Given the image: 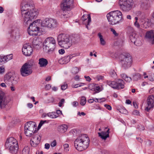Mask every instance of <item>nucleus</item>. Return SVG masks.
<instances>
[{
	"label": "nucleus",
	"mask_w": 154,
	"mask_h": 154,
	"mask_svg": "<svg viewBox=\"0 0 154 154\" xmlns=\"http://www.w3.org/2000/svg\"><path fill=\"white\" fill-rule=\"evenodd\" d=\"M32 65L28 63L23 64L20 70L21 75L26 76L31 74L32 72Z\"/></svg>",
	"instance_id": "nucleus-12"
},
{
	"label": "nucleus",
	"mask_w": 154,
	"mask_h": 154,
	"mask_svg": "<svg viewBox=\"0 0 154 154\" xmlns=\"http://www.w3.org/2000/svg\"><path fill=\"white\" fill-rule=\"evenodd\" d=\"M73 2V0H63L61 7L63 11L69 10Z\"/></svg>",
	"instance_id": "nucleus-14"
},
{
	"label": "nucleus",
	"mask_w": 154,
	"mask_h": 154,
	"mask_svg": "<svg viewBox=\"0 0 154 154\" xmlns=\"http://www.w3.org/2000/svg\"><path fill=\"white\" fill-rule=\"evenodd\" d=\"M32 44L33 46L34 47L38 45V42H37V41L36 40L35 41L34 40L32 42Z\"/></svg>",
	"instance_id": "nucleus-54"
},
{
	"label": "nucleus",
	"mask_w": 154,
	"mask_h": 154,
	"mask_svg": "<svg viewBox=\"0 0 154 154\" xmlns=\"http://www.w3.org/2000/svg\"><path fill=\"white\" fill-rule=\"evenodd\" d=\"M58 51L59 53L61 54H63L65 52V50L63 49H60Z\"/></svg>",
	"instance_id": "nucleus-55"
},
{
	"label": "nucleus",
	"mask_w": 154,
	"mask_h": 154,
	"mask_svg": "<svg viewBox=\"0 0 154 154\" xmlns=\"http://www.w3.org/2000/svg\"><path fill=\"white\" fill-rule=\"evenodd\" d=\"M25 134L27 136L30 137L32 134L34 133V131L29 130V129L26 130V128H24Z\"/></svg>",
	"instance_id": "nucleus-32"
},
{
	"label": "nucleus",
	"mask_w": 154,
	"mask_h": 154,
	"mask_svg": "<svg viewBox=\"0 0 154 154\" xmlns=\"http://www.w3.org/2000/svg\"><path fill=\"white\" fill-rule=\"evenodd\" d=\"M2 60H3L4 63L11 60L13 58L12 54L7 55L4 57L2 56Z\"/></svg>",
	"instance_id": "nucleus-30"
},
{
	"label": "nucleus",
	"mask_w": 154,
	"mask_h": 154,
	"mask_svg": "<svg viewBox=\"0 0 154 154\" xmlns=\"http://www.w3.org/2000/svg\"><path fill=\"white\" fill-rule=\"evenodd\" d=\"M57 39L59 45L65 49L68 48L72 45V40L68 35L63 34H59Z\"/></svg>",
	"instance_id": "nucleus-5"
},
{
	"label": "nucleus",
	"mask_w": 154,
	"mask_h": 154,
	"mask_svg": "<svg viewBox=\"0 0 154 154\" xmlns=\"http://www.w3.org/2000/svg\"><path fill=\"white\" fill-rule=\"evenodd\" d=\"M83 24L86 26V28L88 29V26L91 22V17L90 14H85L83 15L81 19Z\"/></svg>",
	"instance_id": "nucleus-17"
},
{
	"label": "nucleus",
	"mask_w": 154,
	"mask_h": 154,
	"mask_svg": "<svg viewBox=\"0 0 154 154\" xmlns=\"http://www.w3.org/2000/svg\"><path fill=\"white\" fill-rule=\"evenodd\" d=\"M57 143L56 140H54L51 143V147H53L55 146L56 145Z\"/></svg>",
	"instance_id": "nucleus-51"
},
{
	"label": "nucleus",
	"mask_w": 154,
	"mask_h": 154,
	"mask_svg": "<svg viewBox=\"0 0 154 154\" xmlns=\"http://www.w3.org/2000/svg\"><path fill=\"white\" fill-rule=\"evenodd\" d=\"M138 35L135 33H132L130 35V38L132 42H133L136 45H137L136 43L137 42V38Z\"/></svg>",
	"instance_id": "nucleus-27"
},
{
	"label": "nucleus",
	"mask_w": 154,
	"mask_h": 154,
	"mask_svg": "<svg viewBox=\"0 0 154 154\" xmlns=\"http://www.w3.org/2000/svg\"><path fill=\"white\" fill-rule=\"evenodd\" d=\"M146 37L151 42L152 44H154V30H151L147 32Z\"/></svg>",
	"instance_id": "nucleus-19"
},
{
	"label": "nucleus",
	"mask_w": 154,
	"mask_h": 154,
	"mask_svg": "<svg viewBox=\"0 0 154 154\" xmlns=\"http://www.w3.org/2000/svg\"><path fill=\"white\" fill-rule=\"evenodd\" d=\"M90 140L87 135L81 134L77 137L74 141L75 148L79 151L86 149L89 146Z\"/></svg>",
	"instance_id": "nucleus-2"
},
{
	"label": "nucleus",
	"mask_w": 154,
	"mask_h": 154,
	"mask_svg": "<svg viewBox=\"0 0 154 154\" xmlns=\"http://www.w3.org/2000/svg\"><path fill=\"white\" fill-rule=\"evenodd\" d=\"M72 57V56L68 55L65 56L64 57L59 60V62L61 64H66L69 61Z\"/></svg>",
	"instance_id": "nucleus-23"
},
{
	"label": "nucleus",
	"mask_w": 154,
	"mask_h": 154,
	"mask_svg": "<svg viewBox=\"0 0 154 154\" xmlns=\"http://www.w3.org/2000/svg\"><path fill=\"white\" fill-rule=\"evenodd\" d=\"M98 36L100 41V43L101 45L104 46L106 44V42L105 40L103 38V37L101 33L99 32L98 34Z\"/></svg>",
	"instance_id": "nucleus-31"
},
{
	"label": "nucleus",
	"mask_w": 154,
	"mask_h": 154,
	"mask_svg": "<svg viewBox=\"0 0 154 154\" xmlns=\"http://www.w3.org/2000/svg\"><path fill=\"white\" fill-rule=\"evenodd\" d=\"M55 114L56 113L54 112H50L48 113V116L52 119L58 117Z\"/></svg>",
	"instance_id": "nucleus-36"
},
{
	"label": "nucleus",
	"mask_w": 154,
	"mask_h": 154,
	"mask_svg": "<svg viewBox=\"0 0 154 154\" xmlns=\"http://www.w3.org/2000/svg\"><path fill=\"white\" fill-rule=\"evenodd\" d=\"M20 33L18 29H16L14 30H12L11 32V36L13 39H15L18 38L20 36Z\"/></svg>",
	"instance_id": "nucleus-25"
},
{
	"label": "nucleus",
	"mask_w": 154,
	"mask_h": 154,
	"mask_svg": "<svg viewBox=\"0 0 154 154\" xmlns=\"http://www.w3.org/2000/svg\"><path fill=\"white\" fill-rule=\"evenodd\" d=\"M84 84L83 83H81L79 84H77L75 85H72V87L73 88H77L78 87H81V86H82L83 85H84Z\"/></svg>",
	"instance_id": "nucleus-44"
},
{
	"label": "nucleus",
	"mask_w": 154,
	"mask_h": 154,
	"mask_svg": "<svg viewBox=\"0 0 154 154\" xmlns=\"http://www.w3.org/2000/svg\"><path fill=\"white\" fill-rule=\"evenodd\" d=\"M5 71V68L3 66L0 67V73H3Z\"/></svg>",
	"instance_id": "nucleus-56"
},
{
	"label": "nucleus",
	"mask_w": 154,
	"mask_h": 154,
	"mask_svg": "<svg viewBox=\"0 0 154 154\" xmlns=\"http://www.w3.org/2000/svg\"><path fill=\"white\" fill-rule=\"evenodd\" d=\"M110 30L112 32V33L116 36H117L119 35V34L116 32V31L114 29L112 28H110Z\"/></svg>",
	"instance_id": "nucleus-43"
},
{
	"label": "nucleus",
	"mask_w": 154,
	"mask_h": 154,
	"mask_svg": "<svg viewBox=\"0 0 154 154\" xmlns=\"http://www.w3.org/2000/svg\"><path fill=\"white\" fill-rule=\"evenodd\" d=\"M41 139V137L38 135L34 136L30 141L31 146L33 147L36 146L40 143Z\"/></svg>",
	"instance_id": "nucleus-18"
},
{
	"label": "nucleus",
	"mask_w": 154,
	"mask_h": 154,
	"mask_svg": "<svg viewBox=\"0 0 154 154\" xmlns=\"http://www.w3.org/2000/svg\"><path fill=\"white\" fill-rule=\"evenodd\" d=\"M106 17L109 23L112 25L119 23L122 18V12L118 10L109 12L107 14Z\"/></svg>",
	"instance_id": "nucleus-3"
},
{
	"label": "nucleus",
	"mask_w": 154,
	"mask_h": 154,
	"mask_svg": "<svg viewBox=\"0 0 154 154\" xmlns=\"http://www.w3.org/2000/svg\"><path fill=\"white\" fill-rule=\"evenodd\" d=\"M106 17L109 23L112 25L119 23L122 18V12L118 10L109 12L107 14Z\"/></svg>",
	"instance_id": "nucleus-4"
},
{
	"label": "nucleus",
	"mask_w": 154,
	"mask_h": 154,
	"mask_svg": "<svg viewBox=\"0 0 154 154\" xmlns=\"http://www.w3.org/2000/svg\"><path fill=\"white\" fill-rule=\"evenodd\" d=\"M109 74L111 77H115L116 76V73L114 70H111L109 72Z\"/></svg>",
	"instance_id": "nucleus-42"
},
{
	"label": "nucleus",
	"mask_w": 154,
	"mask_h": 154,
	"mask_svg": "<svg viewBox=\"0 0 154 154\" xmlns=\"http://www.w3.org/2000/svg\"><path fill=\"white\" fill-rule=\"evenodd\" d=\"M68 128V127L67 125L66 124H63L58 126L57 130L60 133H63L67 131Z\"/></svg>",
	"instance_id": "nucleus-22"
},
{
	"label": "nucleus",
	"mask_w": 154,
	"mask_h": 154,
	"mask_svg": "<svg viewBox=\"0 0 154 154\" xmlns=\"http://www.w3.org/2000/svg\"><path fill=\"white\" fill-rule=\"evenodd\" d=\"M43 122V120H41L40 121V122L38 125V128L39 129V128H40L41 127V126L43 125L44 124V123Z\"/></svg>",
	"instance_id": "nucleus-53"
},
{
	"label": "nucleus",
	"mask_w": 154,
	"mask_h": 154,
	"mask_svg": "<svg viewBox=\"0 0 154 154\" xmlns=\"http://www.w3.org/2000/svg\"><path fill=\"white\" fill-rule=\"evenodd\" d=\"M4 63L3 60H2V56H0V64H3Z\"/></svg>",
	"instance_id": "nucleus-61"
},
{
	"label": "nucleus",
	"mask_w": 154,
	"mask_h": 154,
	"mask_svg": "<svg viewBox=\"0 0 154 154\" xmlns=\"http://www.w3.org/2000/svg\"><path fill=\"white\" fill-rule=\"evenodd\" d=\"M109 129H108L106 131H102L101 132H98L99 136L102 139L106 140L109 137Z\"/></svg>",
	"instance_id": "nucleus-20"
},
{
	"label": "nucleus",
	"mask_w": 154,
	"mask_h": 154,
	"mask_svg": "<svg viewBox=\"0 0 154 154\" xmlns=\"http://www.w3.org/2000/svg\"><path fill=\"white\" fill-rule=\"evenodd\" d=\"M86 102V98L84 97H81L80 103L82 106H84Z\"/></svg>",
	"instance_id": "nucleus-38"
},
{
	"label": "nucleus",
	"mask_w": 154,
	"mask_h": 154,
	"mask_svg": "<svg viewBox=\"0 0 154 154\" xmlns=\"http://www.w3.org/2000/svg\"><path fill=\"white\" fill-rule=\"evenodd\" d=\"M5 146V149L9 150L10 152L13 154H15L18 152L17 142L13 137H9L6 140Z\"/></svg>",
	"instance_id": "nucleus-6"
},
{
	"label": "nucleus",
	"mask_w": 154,
	"mask_h": 154,
	"mask_svg": "<svg viewBox=\"0 0 154 154\" xmlns=\"http://www.w3.org/2000/svg\"><path fill=\"white\" fill-rule=\"evenodd\" d=\"M35 127V123L32 121H30L27 122L25 125L24 128L26 130L29 129L32 131H34V128Z\"/></svg>",
	"instance_id": "nucleus-21"
},
{
	"label": "nucleus",
	"mask_w": 154,
	"mask_h": 154,
	"mask_svg": "<svg viewBox=\"0 0 154 154\" xmlns=\"http://www.w3.org/2000/svg\"><path fill=\"white\" fill-rule=\"evenodd\" d=\"M107 84L112 88L118 90L124 88L125 87V82L123 80L121 79H118L116 81H107Z\"/></svg>",
	"instance_id": "nucleus-10"
},
{
	"label": "nucleus",
	"mask_w": 154,
	"mask_h": 154,
	"mask_svg": "<svg viewBox=\"0 0 154 154\" xmlns=\"http://www.w3.org/2000/svg\"><path fill=\"white\" fill-rule=\"evenodd\" d=\"M30 148L28 146H25L23 149L22 152V154H29Z\"/></svg>",
	"instance_id": "nucleus-35"
},
{
	"label": "nucleus",
	"mask_w": 154,
	"mask_h": 154,
	"mask_svg": "<svg viewBox=\"0 0 154 154\" xmlns=\"http://www.w3.org/2000/svg\"><path fill=\"white\" fill-rule=\"evenodd\" d=\"M95 85H96V84H90L88 87V88L89 89L91 90V89L92 88H94V87H95Z\"/></svg>",
	"instance_id": "nucleus-48"
},
{
	"label": "nucleus",
	"mask_w": 154,
	"mask_h": 154,
	"mask_svg": "<svg viewBox=\"0 0 154 154\" xmlns=\"http://www.w3.org/2000/svg\"><path fill=\"white\" fill-rule=\"evenodd\" d=\"M4 81L7 85H9L11 83L12 84H16L17 83L16 80L14 79V77L9 74H7L5 75Z\"/></svg>",
	"instance_id": "nucleus-16"
},
{
	"label": "nucleus",
	"mask_w": 154,
	"mask_h": 154,
	"mask_svg": "<svg viewBox=\"0 0 154 154\" xmlns=\"http://www.w3.org/2000/svg\"><path fill=\"white\" fill-rule=\"evenodd\" d=\"M64 101L65 100L64 99H62L58 103L59 106L60 107H61L64 103Z\"/></svg>",
	"instance_id": "nucleus-45"
},
{
	"label": "nucleus",
	"mask_w": 154,
	"mask_h": 154,
	"mask_svg": "<svg viewBox=\"0 0 154 154\" xmlns=\"http://www.w3.org/2000/svg\"><path fill=\"white\" fill-rule=\"evenodd\" d=\"M119 112L122 113L127 114L128 113L127 111L123 107H121V108L117 109Z\"/></svg>",
	"instance_id": "nucleus-37"
},
{
	"label": "nucleus",
	"mask_w": 154,
	"mask_h": 154,
	"mask_svg": "<svg viewBox=\"0 0 154 154\" xmlns=\"http://www.w3.org/2000/svg\"><path fill=\"white\" fill-rule=\"evenodd\" d=\"M104 106L108 110H110L112 109V107L111 106L109 105H107V104H105L104 105Z\"/></svg>",
	"instance_id": "nucleus-50"
},
{
	"label": "nucleus",
	"mask_w": 154,
	"mask_h": 154,
	"mask_svg": "<svg viewBox=\"0 0 154 154\" xmlns=\"http://www.w3.org/2000/svg\"><path fill=\"white\" fill-rule=\"evenodd\" d=\"M148 79L149 81L151 82L153 81L154 80L152 76L150 75H149Z\"/></svg>",
	"instance_id": "nucleus-62"
},
{
	"label": "nucleus",
	"mask_w": 154,
	"mask_h": 154,
	"mask_svg": "<svg viewBox=\"0 0 154 154\" xmlns=\"http://www.w3.org/2000/svg\"><path fill=\"white\" fill-rule=\"evenodd\" d=\"M78 103L76 101H74L72 103L73 105L74 106H76L77 105H78Z\"/></svg>",
	"instance_id": "nucleus-64"
},
{
	"label": "nucleus",
	"mask_w": 154,
	"mask_h": 154,
	"mask_svg": "<svg viewBox=\"0 0 154 154\" xmlns=\"http://www.w3.org/2000/svg\"><path fill=\"white\" fill-rule=\"evenodd\" d=\"M120 76L124 80L127 82H131L132 79L130 77L128 76L126 74L124 73L121 74Z\"/></svg>",
	"instance_id": "nucleus-28"
},
{
	"label": "nucleus",
	"mask_w": 154,
	"mask_h": 154,
	"mask_svg": "<svg viewBox=\"0 0 154 154\" xmlns=\"http://www.w3.org/2000/svg\"><path fill=\"white\" fill-rule=\"evenodd\" d=\"M141 78L140 74L139 73H134L133 74L132 79L134 81H137Z\"/></svg>",
	"instance_id": "nucleus-33"
},
{
	"label": "nucleus",
	"mask_w": 154,
	"mask_h": 154,
	"mask_svg": "<svg viewBox=\"0 0 154 154\" xmlns=\"http://www.w3.org/2000/svg\"><path fill=\"white\" fill-rule=\"evenodd\" d=\"M67 88V84L64 83L61 85V89L63 90H64Z\"/></svg>",
	"instance_id": "nucleus-47"
},
{
	"label": "nucleus",
	"mask_w": 154,
	"mask_h": 154,
	"mask_svg": "<svg viewBox=\"0 0 154 154\" xmlns=\"http://www.w3.org/2000/svg\"><path fill=\"white\" fill-rule=\"evenodd\" d=\"M96 78L98 81H99L100 80H103L104 77L100 75H98L97 76Z\"/></svg>",
	"instance_id": "nucleus-46"
},
{
	"label": "nucleus",
	"mask_w": 154,
	"mask_h": 154,
	"mask_svg": "<svg viewBox=\"0 0 154 154\" xmlns=\"http://www.w3.org/2000/svg\"><path fill=\"white\" fill-rule=\"evenodd\" d=\"M38 64L40 67H45L48 63V60L44 58H40L38 60Z\"/></svg>",
	"instance_id": "nucleus-26"
},
{
	"label": "nucleus",
	"mask_w": 154,
	"mask_h": 154,
	"mask_svg": "<svg viewBox=\"0 0 154 154\" xmlns=\"http://www.w3.org/2000/svg\"><path fill=\"white\" fill-rule=\"evenodd\" d=\"M100 88L98 86H96L94 87V88L91 89V91H94L95 92V93H98L100 91Z\"/></svg>",
	"instance_id": "nucleus-41"
},
{
	"label": "nucleus",
	"mask_w": 154,
	"mask_h": 154,
	"mask_svg": "<svg viewBox=\"0 0 154 154\" xmlns=\"http://www.w3.org/2000/svg\"><path fill=\"white\" fill-rule=\"evenodd\" d=\"M78 115L79 116H81L82 115V116H85V115H86V114L84 113V112H81V113H80L79 112L78 113Z\"/></svg>",
	"instance_id": "nucleus-60"
},
{
	"label": "nucleus",
	"mask_w": 154,
	"mask_h": 154,
	"mask_svg": "<svg viewBox=\"0 0 154 154\" xmlns=\"http://www.w3.org/2000/svg\"><path fill=\"white\" fill-rule=\"evenodd\" d=\"M10 99L8 96H6L2 91L0 92V108L1 109L6 108L8 105Z\"/></svg>",
	"instance_id": "nucleus-11"
},
{
	"label": "nucleus",
	"mask_w": 154,
	"mask_h": 154,
	"mask_svg": "<svg viewBox=\"0 0 154 154\" xmlns=\"http://www.w3.org/2000/svg\"><path fill=\"white\" fill-rule=\"evenodd\" d=\"M51 86L49 84H48L46 85H45V88L46 90H48L51 88Z\"/></svg>",
	"instance_id": "nucleus-49"
},
{
	"label": "nucleus",
	"mask_w": 154,
	"mask_h": 154,
	"mask_svg": "<svg viewBox=\"0 0 154 154\" xmlns=\"http://www.w3.org/2000/svg\"><path fill=\"white\" fill-rule=\"evenodd\" d=\"M27 106L29 108H32L33 106L32 104L31 103H28L27 104Z\"/></svg>",
	"instance_id": "nucleus-63"
},
{
	"label": "nucleus",
	"mask_w": 154,
	"mask_h": 154,
	"mask_svg": "<svg viewBox=\"0 0 154 154\" xmlns=\"http://www.w3.org/2000/svg\"><path fill=\"white\" fill-rule=\"evenodd\" d=\"M134 25L135 26L138 28H139L140 27V25L137 23V21H135L134 23Z\"/></svg>",
	"instance_id": "nucleus-58"
},
{
	"label": "nucleus",
	"mask_w": 154,
	"mask_h": 154,
	"mask_svg": "<svg viewBox=\"0 0 154 154\" xmlns=\"http://www.w3.org/2000/svg\"><path fill=\"white\" fill-rule=\"evenodd\" d=\"M154 97L151 95L149 96L147 100V105L145 110L147 112L149 111L151 108H153L154 106Z\"/></svg>",
	"instance_id": "nucleus-15"
},
{
	"label": "nucleus",
	"mask_w": 154,
	"mask_h": 154,
	"mask_svg": "<svg viewBox=\"0 0 154 154\" xmlns=\"http://www.w3.org/2000/svg\"><path fill=\"white\" fill-rule=\"evenodd\" d=\"M43 49L48 52L52 51L55 48L56 42L52 37L46 38L43 43Z\"/></svg>",
	"instance_id": "nucleus-7"
},
{
	"label": "nucleus",
	"mask_w": 154,
	"mask_h": 154,
	"mask_svg": "<svg viewBox=\"0 0 154 154\" xmlns=\"http://www.w3.org/2000/svg\"><path fill=\"white\" fill-rule=\"evenodd\" d=\"M79 71V69L77 67H75L73 68L72 70V72L74 74L77 73Z\"/></svg>",
	"instance_id": "nucleus-39"
},
{
	"label": "nucleus",
	"mask_w": 154,
	"mask_h": 154,
	"mask_svg": "<svg viewBox=\"0 0 154 154\" xmlns=\"http://www.w3.org/2000/svg\"><path fill=\"white\" fill-rule=\"evenodd\" d=\"M50 18H47L42 22L41 21L42 27H48L51 28Z\"/></svg>",
	"instance_id": "nucleus-24"
},
{
	"label": "nucleus",
	"mask_w": 154,
	"mask_h": 154,
	"mask_svg": "<svg viewBox=\"0 0 154 154\" xmlns=\"http://www.w3.org/2000/svg\"><path fill=\"white\" fill-rule=\"evenodd\" d=\"M119 59L122 66L125 68H127L131 66L132 59L130 54H122L120 56Z\"/></svg>",
	"instance_id": "nucleus-8"
},
{
	"label": "nucleus",
	"mask_w": 154,
	"mask_h": 154,
	"mask_svg": "<svg viewBox=\"0 0 154 154\" xmlns=\"http://www.w3.org/2000/svg\"><path fill=\"white\" fill-rule=\"evenodd\" d=\"M54 98L53 97H51L49 98L48 101L49 103H53L54 102Z\"/></svg>",
	"instance_id": "nucleus-52"
},
{
	"label": "nucleus",
	"mask_w": 154,
	"mask_h": 154,
	"mask_svg": "<svg viewBox=\"0 0 154 154\" xmlns=\"http://www.w3.org/2000/svg\"><path fill=\"white\" fill-rule=\"evenodd\" d=\"M133 0H119V4L121 9L123 11L128 12L132 8Z\"/></svg>",
	"instance_id": "nucleus-9"
},
{
	"label": "nucleus",
	"mask_w": 154,
	"mask_h": 154,
	"mask_svg": "<svg viewBox=\"0 0 154 154\" xmlns=\"http://www.w3.org/2000/svg\"><path fill=\"white\" fill-rule=\"evenodd\" d=\"M64 151L65 152H67L69 151V145L67 143H65L63 145Z\"/></svg>",
	"instance_id": "nucleus-40"
},
{
	"label": "nucleus",
	"mask_w": 154,
	"mask_h": 154,
	"mask_svg": "<svg viewBox=\"0 0 154 154\" xmlns=\"http://www.w3.org/2000/svg\"><path fill=\"white\" fill-rule=\"evenodd\" d=\"M23 54L26 56H29L33 52V50L31 46L28 44L23 45L22 49Z\"/></svg>",
	"instance_id": "nucleus-13"
},
{
	"label": "nucleus",
	"mask_w": 154,
	"mask_h": 154,
	"mask_svg": "<svg viewBox=\"0 0 154 154\" xmlns=\"http://www.w3.org/2000/svg\"><path fill=\"white\" fill-rule=\"evenodd\" d=\"M26 1L27 3L23 5L21 8L23 24L26 26L29 25L28 30L29 35L33 36L37 35L39 32L40 28L42 27L41 20L38 19L32 22L38 12L35 8L34 5L32 0H26Z\"/></svg>",
	"instance_id": "nucleus-1"
},
{
	"label": "nucleus",
	"mask_w": 154,
	"mask_h": 154,
	"mask_svg": "<svg viewBox=\"0 0 154 154\" xmlns=\"http://www.w3.org/2000/svg\"><path fill=\"white\" fill-rule=\"evenodd\" d=\"M51 28H55L57 27L58 23L56 20L50 18Z\"/></svg>",
	"instance_id": "nucleus-29"
},
{
	"label": "nucleus",
	"mask_w": 154,
	"mask_h": 154,
	"mask_svg": "<svg viewBox=\"0 0 154 154\" xmlns=\"http://www.w3.org/2000/svg\"><path fill=\"white\" fill-rule=\"evenodd\" d=\"M148 3L149 0H142L141 3V6L143 8H146Z\"/></svg>",
	"instance_id": "nucleus-34"
},
{
	"label": "nucleus",
	"mask_w": 154,
	"mask_h": 154,
	"mask_svg": "<svg viewBox=\"0 0 154 154\" xmlns=\"http://www.w3.org/2000/svg\"><path fill=\"white\" fill-rule=\"evenodd\" d=\"M84 77L86 79V81L88 82H90L91 79L89 76H85Z\"/></svg>",
	"instance_id": "nucleus-59"
},
{
	"label": "nucleus",
	"mask_w": 154,
	"mask_h": 154,
	"mask_svg": "<svg viewBox=\"0 0 154 154\" xmlns=\"http://www.w3.org/2000/svg\"><path fill=\"white\" fill-rule=\"evenodd\" d=\"M50 145L49 144L46 143L45 145V148L46 149H48L50 148Z\"/></svg>",
	"instance_id": "nucleus-57"
}]
</instances>
